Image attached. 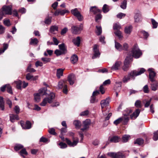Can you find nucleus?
<instances>
[{"label": "nucleus", "mask_w": 158, "mask_h": 158, "mask_svg": "<svg viewBox=\"0 0 158 158\" xmlns=\"http://www.w3.org/2000/svg\"><path fill=\"white\" fill-rule=\"evenodd\" d=\"M142 55V52L139 49L137 46L135 45L133 46L129 55L127 57L129 58V60L131 61H132L133 57L135 58H138Z\"/></svg>", "instance_id": "nucleus-1"}, {"label": "nucleus", "mask_w": 158, "mask_h": 158, "mask_svg": "<svg viewBox=\"0 0 158 158\" xmlns=\"http://www.w3.org/2000/svg\"><path fill=\"white\" fill-rule=\"evenodd\" d=\"M55 96V94L54 93H51L48 97L46 98L43 99L42 102L40 103V105L42 106H44L48 102L49 103H51Z\"/></svg>", "instance_id": "nucleus-2"}, {"label": "nucleus", "mask_w": 158, "mask_h": 158, "mask_svg": "<svg viewBox=\"0 0 158 158\" xmlns=\"http://www.w3.org/2000/svg\"><path fill=\"white\" fill-rule=\"evenodd\" d=\"M67 81L66 80H60L58 83V87L59 89L63 88V93L67 94Z\"/></svg>", "instance_id": "nucleus-3"}, {"label": "nucleus", "mask_w": 158, "mask_h": 158, "mask_svg": "<svg viewBox=\"0 0 158 158\" xmlns=\"http://www.w3.org/2000/svg\"><path fill=\"white\" fill-rule=\"evenodd\" d=\"M107 155L112 158H125V155L122 152H109Z\"/></svg>", "instance_id": "nucleus-4"}, {"label": "nucleus", "mask_w": 158, "mask_h": 158, "mask_svg": "<svg viewBox=\"0 0 158 158\" xmlns=\"http://www.w3.org/2000/svg\"><path fill=\"white\" fill-rule=\"evenodd\" d=\"M71 12L74 16L77 18L79 21H81L83 20V17L81 15L80 12L78 10L77 8H76L72 10Z\"/></svg>", "instance_id": "nucleus-5"}, {"label": "nucleus", "mask_w": 158, "mask_h": 158, "mask_svg": "<svg viewBox=\"0 0 158 158\" xmlns=\"http://www.w3.org/2000/svg\"><path fill=\"white\" fill-rule=\"evenodd\" d=\"M83 28V25L82 24L79 26H74L71 27V31L74 34H78L80 33Z\"/></svg>", "instance_id": "nucleus-6"}, {"label": "nucleus", "mask_w": 158, "mask_h": 158, "mask_svg": "<svg viewBox=\"0 0 158 158\" xmlns=\"http://www.w3.org/2000/svg\"><path fill=\"white\" fill-rule=\"evenodd\" d=\"M154 69L152 68H149L148 71L149 72V78L150 81H155L156 79V73L154 71Z\"/></svg>", "instance_id": "nucleus-7"}, {"label": "nucleus", "mask_w": 158, "mask_h": 158, "mask_svg": "<svg viewBox=\"0 0 158 158\" xmlns=\"http://www.w3.org/2000/svg\"><path fill=\"white\" fill-rule=\"evenodd\" d=\"M98 45L96 44L94 45L93 47L94 54L92 57L93 59L99 57L100 53L99 49L98 48Z\"/></svg>", "instance_id": "nucleus-8"}, {"label": "nucleus", "mask_w": 158, "mask_h": 158, "mask_svg": "<svg viewBox=\"0 0 158 158\" xmlns=\"http://www.w3.org/2000/svg\"><path fill=\"white\" fill-rule=\"evenodd\" d=\"M134 73L132 71L128 73V75L124 76L123 79V81L124 83L127 82L129 81L131 78H133L134 79Z\"/></svg>", "instance_id": "nucleus-9"}, {"label": "nucleus", "mask_w": 158, "mask_h": 158, "mask_svg": "<svg viewBox=\"0 0 158 158\" xmlns=\"http://www.w3.org/2000/svg\"><path fill=\"white\" fill-rule=\"evenodd\" d=\"M65 140L68 145L70 147H74L76 146L79 141L78 139L77 138L75 139H73V142L67 138H65Z\"/></svg>", "instance_id": "nucleus-10"}, {"label": "nucleus", "mask_w": 158, "mask_h": 158, "mask_svg": "<svg viewBox=\"0 0 158 158\" xmlns=\"http://www.w3.org/2000/svg\"><path fill=\"white\" fill-rule=\"evenodd\" d=\"M2 10L5 14L11 15L12 14V6H4L2 8Z\"/></svg>", "instance_id": "nucleus-11"}, {"label": "nucleus", "mask_w": 158, "mask_h": 158, "mask_svg": "<svg viewBox=\"0 0 158 158\" xmlns=\"http://www.w3.org/2000/svg\"><path fill=\"white\" fill-rule=\"evenodd\" d=\"M131 60H129V58L128 57L125 59L124 63V65L123 67V70L125 71H127L128 70V68L129 67L130 62Z\"/></svg>", "instance_id": "nucleus-12"}, {"label": "nucleus", "mask_w": 158, "mask_h": 158, "mask_svg": "<svg viewBox=\"0 0 158 158\" xmlns=\"http://www.w3.org/2000/svg\"><path fill=\"white\" fill-rule=\"evenodd\" d=\"M109 99L108 98H106V99L102 100L100 102V104L101 106L102 111L103 112V108H106L109 105Z\"/></svg>", "instance_id": "nucleus-13"}, {"label": "nucleus", "mask_w": 158, "mask_h": 158, "mask_svg": "<svg viewBox=\"0 0 158 158\" xmlns=\"http://www.w3.org/2000/svg\"><path fill=\"white\" fill-rule=\"evenodd\" d=\"M21 125L23 128L25 129H29L31 127V123L29 121H26L25 124L23 123H21Z\"/></svg>", "instance_id": "nucleus-14"}, {"label": "nucleus", "mask_w": 158, "mask_h": 158, "mask_svg": "<svg viewBox=\"0 0 158 158\" xmlns=\"http://www.w3.org/2000/svg\"><path fill=\"white\" fill-rule=\"evenodd\" d=\"M83 128L81 129L83 131L88 128L90 124V120L89 119H87L83 122Z\"/></svg>", "instance_id": "nucleus-15"}, {"label": "nucleus", "mask_w": 158, "mask_h": 158, "mask_svg": "<svg viewBox=\"0 0 158 158\" xmlns=\"http://www.w3.org/2000/svg\"><path fill=\"white\" fill-rule=\"evenodd\" d=\"M76 77L74 74H71L68 76V81L69 82L70 85H73L74 83Z\"/></svg>", "instance_id": "nucleus-16"}, {"label": "nucleus", "mask_w": 158, "mask_h": 158, "mask_svg": "<svg viewBox=\"0 0 158 158\" xmlns=\"http://www.w3.org/2000/svg\"><path fill=\"white\" fill-rule=\"evenodd\" d=\"M122 64V62L120 61H116L112 66L111 69L113 70H118L120 69Z\"/></svg>", "instance_id": "nucleus-17"}, {"label": "nucleus", "mask_w": 158, "mask_h": 158, "mask_svg": "<svg viewBox=\"0 0 158 158\" xmlns=\"http://www.w3.org/2000/svg\"><path fill=\"white\" fill-rule=\"evenodd\" d=\"M140 112V110L138 109H136L135 111L130 115V118L132 119H135L139 116Z\"/></svg>", "instance_id": "nucleus-18"}, {"label": "nucleus", "mask_w": 158, "mask_h": 158, "mask_svg": "<svg viewBox=\"0 0 158 158\" xmlns=\"http://www.w3.org/2000/svg\"><path fill=\"white\" fill-rule=\"evenodd\" d=\"M152 83L151 84V89L152 90L156 91V90L158 88V83L157 81L156 80L155 81H151Z\"/></svg>", "instance_id": "nucleus-19"}, {"label": "nucleus", "mask_w": 158, "mask_h": 158, "mask_svg": "<svg viewBox=\"0 0 158 158\" xmlns=\"http://www.w3.org/2000/svg\"><path fill=\"white\" fill-rule=\"evenodd\" d=\"M145 71V70L143 68H141L138 70V71H136L135 70L132 71V72H134V76H137L141 75V74L143 73Z\"/></svg>", "instance_id": "nucleus-20"}, {"label": "nucleus", "mask_w": 158, "mask_h": 158, "mask_svg": "<svg viewBox=\"0 0 158 158\" xmlns=\"http://www.w3.org/2000/svg\"><path fill=\"white\" fill-rule=\"evenodd\" d=\"M90 11L92 12L94 14H96L100 13L101 10L98 9L96 6H92L90 9Z\"/></svg>", "instance_id": "nucleus-21"}, {"label": "nucleus", "mask_w": 158, "mask_h": 158, "mask_svg": "<svg viewBox=\"0 0 158 158\" xmlns=\"http://www.w3.org/2000/svg\"><path fill=\"white\" fill-rule=\"evenodd\" d=\"M59 48L60 50L61 51L62 53L64 54H66L67 52V50L64 44L63 43L58 45Z\"/></svg>", "instance_id": "nucleus-22"}, {"label": "nucleus", "mask_w": 158, "mask_h": 158, "mask_svg": "<svg viewBox=\"0 0 158 158\" xmlns=\"http://www.w3.org/2000/svg\"><path fill=\"white\" fill-rule=\"evenodd\" d=\"M135 21L138 22L142 21V19L141 15L139 13H136L134 16Z\"/></svg>", "instance_id": "nucleus-23"}, {"label": "nucleus", "mask_w": 158, "mask_h": 158, "mask_svg": "<svg viewBox=\"0 0 158 158\" xmlns=\"http://www.w3.org/2000/svg\"><path fill=\"white\" fill-rule=\"evenodd\" d=\"M80 38L79 36H78L76 38L73 39L72 40V42L73 44L78 47L80 45Z\"/></svg>", "instance_id": "nucleus-24"}, {"label": "nucleus", "mask_w": 158, "mask_h": 158, "mask_svg": "<svg viewBox=\"0 0 158 158\" xmlns=\"http://www.w3.org/2000/svg\"><path fill=\"white\" fill-rule=\"evenodd\" d=\"M64 70V69H57L56 75L58 79L60 78L63 75Z\"/></svg>", "instance_id": "nucleus-25"}, {"label": "nucleus", "mask_w": 158, "mask_h": 158, "mask_svg": "<svg viewBox=\"0 0 158 158\" xmlns=\"http://www.w3.org/2000/svg\"><path fill=\"white\" fill-rule=\"evenodd\" d=\"M26 78L28 80H32L34 81L37 79L38 76H35L34 77L33 76L31 75L30 73H28L26 75Z\"/></svg>", "instance_id": "nucleus-26"}, {"label": "nucleus", "mask_w": 158, "mask_h": 158, "mask_svg": "<svg viewBox=\"0 0 158 158\" xmlns=\"http://www.w3.org/2000/svg\"><path fill=\"white\" fill-rule=\"evenodd\" d=\"M132 27L131 25L126 26L124 29L125 33L126 34L130 35L132 30Z\"/></svg>", "instance_id": "nucleus-27"}, {"label": "nucleus", "mask_w": 158, "mask_h": 158, "mask_svg": "<svg viewBox=\"0 0 158 158\" xmlns=\"http://www.w3.org/2000/svg\"><path fill=\"white\" fill-rule=\"evenodd\" d=\"M120 140V138L117 136H114L111 137L110 139V141L111 142L117 143Z\"/></svg>", "instance_id": "nucleus-28"}, {"label": "nucleus", "mask_w": 158, "mask_h": 158, "mask_svg": "<svg viewBox=\"0 0 158 158\" xmlns=\"http://www.w3.org/2000/svg\"><path fill=\"white\" fill-rule=\"evenodd\" d=\"M39 42V41L36 38H31L30 39L29 44L31 45H37Z\"/></svg>", "instance_id": "nucleus-29"}, {"label": "nucleus", "mask_w": 158, "mask_h": 158, "mask_svg": "<svg viewBox=\"0 0 158 158\" xmlns=\"http://www.w3.org/2000/svg\"><path fill=\"white\" fill-rule=\"evenodd\" d=\"M121 88V82L116 83L114 87V89L115 91H120Z\"/></svg>", "instance_id": "nucleus-30"}, {"label": "nucleus", "mask_w": 158, "mask_h": 158, "mask_svg": "<svg viewBox=\"0 0 158 158\" xmlns=\"http://www.w3.org/2000/svg\"><path fill=\"white\" fill-rule=\"evenodd\" d=\"M134 143L135 144H137L139 145H140L143 143L144 140L142 138H138L134 141Z\"/></svg>", "instance_id": "nucleus-31"}, {"label": "nucleus", "mask_w": 158, "mask_h": 158, "mask_svg": "<svg viewBox=\"0 0 158 158\" xmlns=\"http://www.w3.org/2000/svg\"><path fill=\"white\" fill-rule=\"evenodd\" d=\"M78 59L77 56L75 55L72 56L70 58L71 61L73 64L76 63Z\"/></svg>", "instance_id": "nucleus-32"}, {"label": "nucleus", "mask_w": 158, "mask_h": 158, "mask_svg": "<svg viewBox=\"0 0 158 158\" xmlns=\"http://www.w3.org/2000/svg\"><path fill=\"white\" fill-rule=\"evenodd\" d=\"M47 90L46 88H43L40 89L39 90L38 93L41 96L44 95L46 94V90Z\"/></svg>", "instance_id": "nucleus-33"}, {"label": "nucleus", "mask_w": 158, "mask_h": 158, "mask_svg": "<svg viewBox=\"0 0 158 158\" xmlns=\"http://www.w3.org/2000/svg\"><path fill=\"white\" fill-rule=\"evenodd\" d=\"M115 48L119 51L122 50L123 49V46L119 43L115 42Z\"/></svg>", "instance_id": "nucleus-34"}, {"label": "nucleus", "mask_w": 158, "mask_h": 158, "mask_svg": "<svg viewBox=\"0 0 158 158\" xmlns=\"http://www.w3.org/2000/svg\"><path fill=\"white\" fill-rule=\"evenodd\" d=\"M19 154L20 156L23 157L25 158V157L24 155H27L28 154L27 152L26 151V149L25 148H23L19 152Z\"/></svg>", "instance_id": "nucleus-35"}, {"label": "nucleus", "mask_w": 158, "mask_h": 158, "mask_svg": "<svg viewBox=\"0 0 158 158\" xmlns=\"http://www.w3.org/2000/svg\"><path fill=\"white\" fill-rule=\"evenodd\" d=\"M16 84V88L19 89H21V86H22V82L20 80H19L15 81Z\"/></svg>", "instance_id": "nucleus-36"}, {"label": "nucleus", "mask_w": 158, "mask_h": 158, "mask_svg": "<svg viewBox=\"0 0 158 158\" xmlns=\"http://www.w3.org/2000/svg\"><path fill=\"white\" fill-rule=\"evenodd\" d=\"M130 138V136L129 135H123L122 138L123 142L125 143L128 141Z\"/></svg>", "instance_id": "nucleus-37"}, {"label": "nucleus", "mask_w": 158, "mask_h": 158, "mask_svg": "<svg viewBox=\"0 0 158 158\" xmlns=\"http://www.w3.org/2000/svg\"><path fill=\"white\" fill-rule=\"evenodd\" d=\"M73 124L76 128H79L81 124L80 121L78 120H76L74 121Z\"/></svg>", "instance_id": "nucleus-38"}, {"label": "nucleus", "mask_w": 158, "mask_h": 158, "mask_svg": "<svg viewBox=\"0 0 158 158\" xmlns=\"http://www.w3.org/2000/svg\"><path fill=\"white\" fill-rule=\"evenodd\" d=\"M113 28L114 30H119L121 28V26L118 23H115L114 24Z\"/></svg>", "instance_id": "nucleus-39"}, {"label": "nucleus", "mask_w": 158, "mask_h": 158, "mask_svg": "<svg viewBox=\"0 0 158 158\" xmlns=\"http://www.w3.org/2000/svg\"><path fill=\"white\" fill-rule=\"evenodd\" d=\"M58 27L56 26H53L51 27L50 31L51 33H54L55 31H58Z\"/></svg>", "instance_id": "nucleus-40"}, {"label": "nucleus", "mask_w": 158, "mask_h": 158, "mask_svg": "<svg viewBox=\"0 0 158 158\" xmlns=\"http://www.w3.org/2000/svg\"><path fill=\"white\" fill-rule=\"evenodd\" d=\"M8 46L7 44L4 43L3 44V48H1L0 49V54L4 52L8 48Z\"/></svg>", "instance_id": "nucleus-41"}, {"label": "nucleus", "mask_w": 158, "mask_h": 158, "mask_svg": "<svg viewBox=\"0 0 158 158\" xmlns=\"http://www.w3.org/2000/svg\"><path fill=\"white\" fill-rule=\"evenodd\" d=\"M97 30L96 32L98 35H100L102 33V27L101 26H96Z\"/></svg>", "instance_id": "nucleus-42"}, {"label": "nucleus", "mask_w": 158, "mask_h": 158, "mask_svg": "<svg viewBox=\"0 0 158 158\" xmlns=\"http://www.w3.org/2000/svg\"><path fill=\"white\" fill-rule=\"evenodd\" d=\"M18 116L17 115L11 114L10 115V119L11 122H13V120L15 119L18 120Z\"/></svg>", "instance_id": "nucleus-43"}, {"label": "nucleus", "mask_w": 158, "mask_h": 158, "mask_svg": "<svg viewBox=\"0 0 158 158\" xmlns=\"http://www.w3.org/2000/svg\"><path fill=\"white\" fill-rule=\"evenodd\" d=\"M139 33L142 34L145 38H148L149 35L148 32L143 30H141L139 31Z\"/></svg>", "instance_id": "nucleus-44"}, {"label": "nucleus", "mask_w": 158, "mask_h": 158, "mask_svg": "<svg viewBox=\"0 0 158 158\" xmlns=\"http://www.w3.org/2000/svg\"><path fill=\"white\" fill-rule=\"evenodd\" d=\"M127 1L126 0H124L121 3L120 5V7L123 9H125L127 7Z\"/></svg>", "instance_id": "nucleus-45"}, {"label": "nucleus", "mask_w": 158, "mask_h": 158, "mask_svg": "<svg viewBox=\"0 0 158 158\" xmlns=\"http://www.w3.org/2000/svg\"><path fill=\"white\" fill-rule=\"evenodd\" d=\"M34 98L35 101L37 102H39L40 99V96L41 95L38 93L34 94Z\"/></svg>", "instance_id": "nucleus-46"}, {"label": "nucleus", "mask_w": 158, "mask_h": 158, "mask_svg": "<svg viewBox=\"0 0 158 158\" xmlns=\"http://www.w3.org/2000/svg\"><path fill=\"white\" fill-rule=\"evenodd\" d=\"M152 23V27L153 28H156L158 26V23L153 19H151Z\"/></svg>", "instance_id": "nucleus-47"}, {"label": "nucleus", "mask_w": 158, "mask_h": 158, "mask_svg": "<svg viewBox=\"0 0 158 158\" xmlns=\"http://www.w3.org/2000/svg\"><path fill=\"white\" fill-rule=\"evenodd\" d=\"M3 23L6 26L9 27L11 25L10 21L9 19H4L3 20Z\"/></svg>", "instance_id": "nucleus-48"}, {"label": "nucleus", "mask_w": 158, "mask_h": 158, "mask_svg": "<svg viewBox=\"0 0 158 158\" xmlns=\"http://www.w3.org/2000/svg\"><path fill=\"white\" fill-rule=\"evenodd\" d=\"M115 35L117 36L119 39L122 38L123 36H122V33L119 30H118L114 32Z\"/></svg>", "instance_id": "nucleus-49"}, {"label": "nucleus", "mask_w": 158, "mask_h": 158, "mask_svg": "<svg viewBox=\"0 0 158 158\" xmlns=\"http://www.w3.org/2000/svg\"><path fill=\"white\" fill-rule=\"evenodd\" d=\"M23 148V146L20 144H16L15 146L14 149L15 151H17L22 148Z\"/></svg>", "instance_id": "nucleus-50"}, {"label": "nucleus", "mask_w": 158, "mask_h": 158, "mask_svg": "<svg viewBox=\"0 0 158 158\" xmlns=\"http://www.w3.org/2000/svg\"><path fill=\"white\" fill-rule=\"evenodd\" d=\"M102 10L104 13H106L109 10V6L106 4H104Z\"/></svg>", "instance_id": "nucleus-51"}, {"label": "nucleus", "mask_w": 158, "mask_h": 158, "mask_svg": "<svg viewBox=\"0 0 158 158\" xmlns=\"http://www.w3.org/2000/svg\"><path fill=\"white\" fill-rule=\"evenodd\" d=\"M135 105L137 108H141L142 107L141 102L139 100H137L135 103Z\"/></svg>", "instance_id": "nucleus-52"}, {"label": "nucleus", "mask_w": 158, "mask_h": 158, "mask_svg": "<svg viewBox=\"0 0 158 158\" xmlns=\"http://www.w3.org/2000/svg\"><path fill=\"white\" fill-rule=\"evenodd\" d=\"M6 89L8 93L11 94H13L11 87L10 85L7 84Z\"/></svg>", "instance_id": "nucleus-53"}, {"label": "nucleus", "mask_w": 158, "mask_h": 158, "mask_svg": "<svg viewBox=\"0 0 158 158\" xmlns=\"http://www.w3.org/2000/svg\"><path fill=\"white\" fill-rule=\"evenodd\" d=\"M123 121V118H120L116 120L114 122V123L116 125H117Z\"/></svg>", "instance_id": "nucleus-54"}, {"label": "nucleus", "mask_w": 158, "mask_h": 158, "mask_svg": "<svg viewBox=\"0 0 158 158\" xmlns=\"http://www.w3.org/2000/svg\"><path fill=\"white\" fill-rule=\"evenodd\" d=\"M54 53L57 56H59L61 55L64 54V53H62L61 51L58 49L56 50L54 52Z\"/></svg>", "instance_id": "nucleus-55"}, {"label": "nucleus", "mask_w": 158, "mask_h": 158, "mask_svg": "<svg viewBox=\"0 0 158 158\" xmlns=\"http://www.w3.org/2000/svg\"><path fill=\"white\" fill-rule=\"evenodd\" d=\"M67 127H62L60 129V131L61 135H64L67 132Z\"/></svg>", "instance_id": "nucleus-56"}, {"label": "nucleus", "mask_w": 158, "mask_h": 158, "mask_svg": "<svg viewBox=\"0 0 158 158\" xmlns=\"http://www.w3.org/2000/svg\"><path fill=\"white\" fill-rule=\"evenodd\" d=\"M153 139L154 140L156 141L158 139V131L154 133Z\"/></svg>", "instance_id": "nucleus-57"}, {"label": "nucleus", "mask_w": 158, "mask_h": 158, "mask_svg": "<svg viewBox=\"0 0 158 158\" xmlns=\"http://www.w3.org/2000/svg\"><path fill=\"white\" fill-rule=\"evenodd\" d=\"M41 60L44 62V63H46L50 61L51 59L46 57H42L41 58Z\"/></svg>", "instance_id": "nucleus-58"}, {"label": "nucleus", "mask_w": 158, "mask_h": 158, "mask_svg": "<svg viewBox=\"0 0 158 158\" xmlns=\"http://www.w3.org/2000/svg\"><path fill=\"white\" fill-rule=\"evenodd\" d=\"M40 142H43L44 143H47V142H48L49 141L48 139L42 137L40 139Z\"/></svg>", "instance_id": "nucleus-59"}, {"label": "nucleus", "mask_w": 158, "mask_h": 158, "mask_svg": "<svg viewBox=\"0 0 158 158\" xmlns=\"http://www.w3.org/2000/svg\"><path fill=\"white\" fill-rule=\"evenodd\" d=\"M27 71V72H34L35 71V70L34 69L31 68V66L30 64L28 67Z\"/></svg>", "instance_id": "nucleus-60"}, {"label": "nucleus", "mask_w": 158, "mask_h": 158, "mask_svg": "<svg viewBox=\"0 0 158 158\" xmlns=\"http://www.w3.org/2000/svg\"><path fill=\"white\" fill-rule=\"evenodd\" d=\"M126 16V14L122 13H119L117 15V17L119 19H121L123 17Z\"/></svg>", "instance_id": "nucleus-61"}, {"label": "nucleus", "mask_w": 158, "mask_h": 158, "mask_svg": "<svg viewBox=\"0 0 158 158\" xmlns=\"http://www.w3.org/2000/svg\"><path fill=\"white\" fill-rule=\"evenodd\" d=\"M59 145L60 146V148H64L67 147V144L63 142H60L59 144Z\"/></svg>", "instance_id": "nucleus-62"}, {"label": "nucleus", "mask_w": 158, "mask_h": 158, "mask_svg": "<svg viewBox=\"0 0 158 158\" xmlns=\"http://www.w3.org/2000/svg\"><path fill=\"white\" fill-rule=\"evenodd\" d=\"M102 18V15L100 14H98L95 16V20L96 22H98V20L101 19Z\"/></svg>", "instance_id": "nucleus-63"}, {"label": "nucleus", "mask_w": 158, "mask_h": 158, "mask_svg": "<svg viewBox=\"0 0 158 158\" xmlns=\"http://www.w3.org/2000/svg\"><path fill=\"white\" fill-rule=\"evenodd\" d=\"M89 111L88 110H86L84 111L81 112L80 114V115L81 116H85L88 115L89 114Z\"/></svg>", "instance_id": "nucleus-64"}]
</instances>
